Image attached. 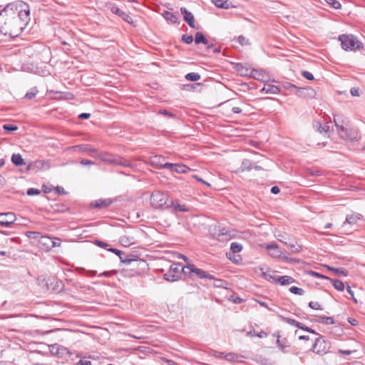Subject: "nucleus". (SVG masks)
<instances>
[{"mask_svg":"<svg viewBox=\"0 0 365 365\" xmlns=\"http://www.w3.org/2000/svg\"><path fill=\"white\" fill-rule=\"evenodd\" d=\"M30 21V7L22 1L7 4L0 11V32L11 37L18 36Z\"/></svg>","mask_w":365,"mask_h":365,"instance_id":"nucleus-1","label":"nucleus"},{"mask_svg":"<svg viewBox=\"0 0 365 365\" xmlns=\"http://www.w3.org/2000/svg\"><path fill=\"white\" fill-rule=\"evenodd\" d=\"M334 122L339 136L346 140H354L357 138V133L348 128V121L342 115H336L334 117Z\"/></svg>","mask_w":365,"mask_h":365,"instance_id":"nucleus-2","label":"nucleus"},{"mask_svg":"<svg viewBox=\"0 0 365 365\" xmlns=\"http://www.w3.org/2000/svg\"><path fill=\"white\" fill-rule=\"evenodd\" d=\"M96 158L101 159L103 162L112 165H120L123 167L131 168L132 163L127 159L108 153H97Z\"/></svg>","mask_w":365,"mask_h":365,"instance_id":"nucleus-3","label":"nucleus"},{"mask_svg":"<svg viewBox=\"0 0 365 365\" xmlns=\"http://www.w3.org/2000/svg\"><path fill=\"white\" fill-rule=\"evenodd\" d=\"M339 41H341V48L345 51L359 50L362 43L351 34H341L339 36Z\"/></svg>","mask_w":365,"mask_h":365,"instance_id":"nucleus-4","label":"nucleus"},{"mask_svg":"<svg viewBox=\"0 0 365 365\" xmlns=\"http://www.w3.org/2000/svg\"><path fill=\"white\" fill-rule=\"evenodd\" d=\"M150 204L155 209L168 208L166 205H169L168 196L166 193L155 191L150 196Z\"/></svg>","mask_w":365,"mask_h":365,"instance_id":"nucleus-5","label":"nucleus"},{"mask_svg":"<svg viewBox=\"0 0 365 365\" xmlns=\"http://www.w3.org/2000/svg\"><path fill=\"white\" fill-rule=\"evenodd\" d=\"M182 272L185 275H188L190 277L196 276L200 279H214L212 275L202 269L197 268L194 264H188L187 266L183 267V268H182Z\"/></svg>","mask_w":365,"mask_h":365,"instance_id":"nucleus-6","label":"nucleus"},{"mask_svg":"<svg viewBox=\"0 0 365 365\" xmlns=\"http://www.w3.org/2000/svg\"><path fill=\"white\" fill-rule=\"evenodd\" d=\"M330 348L329 342L327 341L324 336H319L316 339L314 344L312 346V350L313 352L324 355L327 353Z\"/></svg>","mask_w":365,"mask_h":365,"instance_id":"nucleus-7","label":"nucleus"},{"mask_svg":"<svg viewBox=\"0 0 365 365\" xmlns=\"http://www.w3.org/2000/svg\"><path fill=\"white\" fill-rule=\"evenodd\" d=\"M289 88L294 89V93L300 98L309 99L313 98L316 96V91L311 87L301 88L293 84H290Z\"/></svg>","mask_w":365,"mask_h":365,"instance_id":"nucleus-8","label":"nucleus"},{"mask_svg":"<svg viewBox=\"0 0 365 365\" xmlns=\"http://www.w3.org/2000/svg\"><path fill=\"white\" fill-rule=\"evenodd\" d=\"M16 221V215L13 212L0 213V225L4 227H9Z\"/></svg>","mask_w":365,"mask_h":365,"instance_id":"nucleus-9","label":"nucleus"},{"mask_svg":"<svg viewBox=\"0 0 365 365\" xmlns=\"http://www.w3.org/2000/svg\"><path fill=\"white\" fill-rule=\"evenodd\" d=\"M70 149L80 153H88L92 157L96 158L98 150L89 145H78L70 148Z\"/></svg>","mask_w":365,"mask_h":365,"instance_id":"nucleus-10","label":"nucleus"},{"mask_svg":"<svg viewBox=\"0 0 365 365\" xmlns=\"http://www.w3.org/2000/svg\"><path fill=\"white\" fill-rule=\"evenodd\" d=\"M161 167L178 173H186L188 170H190V168L183 164H173L166 163L161 165Z\"/></svg>","mask_w":365,"mask_h":365,"instance_id":"nucleus-11","label":"nucleus"},{"mask_svg":"<svg viewBox=\"0 0 365 365\" xmlns=\"http://www.w3.org/2000/svg\"><path fill=\"white\" fill-rule=\"evenodd\" d=\"M266 249L269 251V254L272 257L279 258L283 255V252L279 249L278 245L275 242L267 245Z\"/></svg>","mask_w":365,"mask_h":365,"instance_id":"nucleus-12","label":"nucleus"},{"mask_svg":"<svg viewBox=\"0 0 365 365\" xmlns=\"http://www.w3.org/2000/svg\"><path fill=\"white\" fill-rule=\"evenodd\" d=\"M272 282L274 283H279L281 285H288L295 282L294 279L290 276H280V277H272Z\"/></svg>","mask_w":365,"mask_h":365,"instance_id":"nucleus-13","label":"nucleus"},{"mask_svg":"<svg viewBox=\"0 0 365 365\" xmlns=\"http://www.w3.org/2000/svg\"><path fill=\"white\" fill-rule=\"evenodd\" d=\"M180 11L183 15L184 21H186L191 28H195V19L192 14L185 7L180 8Z\"/></svg>","mask_w":365,"mask_h":365,"instance_id":"nucleus-14","label":"nucleus"},{"mask_svg":"<svg viewBox=\"0 0 365 365\" xmlns=\"http://www.w3.org/2000/svg\"><path fill=\"white\" fill-rule=\"evenodd\" d=\"M363 216L359 213H351L350 215H347L345 221L343 223V226L346 225H354L357 223V222L361 220Z\"/></svg>","mask_w":365,"mask_h":365,"instance_id":"nucleus-15","label":"nucleus"},{"mask_svg":"<svg viewBox=\"0 0 365 365\" xmlns=\"http://www.w3.org/2000/svg\"><path fill=\"white\" fill-rule=\"evenodd\" d=\"M168 208L173 209L175 212H187L189 211L188 208L185 205H181L178 200L172 201L169 205H166Z\"/></svg>","mask_w":365,"mask_h":365,"instance_id":"nucleus-16","label":"nucleus"},{"mask_svg":"<svg viewBox=\"0 0 365 365\" xmlns=\"http://www.w3.org/2000/svg\"><path fill=\"white\" fill-rule=\"evenodd\" d=\"M313 126L320 133H328L330 130V127L328 124L322 125V123L318 120L314 121Z\"/></svg>","mask_w":365,"mask_h":365,"instance_id":"nucleus-17","label":"nucleus"},{"mask_svg":"<svg viewBox=\"0 0 365 365\" xmlns=\"http://www.w3.org/2000/svg\"><path fill=\"white\" fill-rule=\"evenodd\" d=\"M279 241L286 245L294 253H298L302 250V246L297 243H292L290 241H284L281 238H277Z\"/></svg>","mask_w":365,"mask_h":365,"instance_id":"nucleus-18","label":"nucleus"},{"mask_svg":"<svg viewBox=\"0 0 365 365\" xmlns=\"http://www.w3.org/2000/svg\"><path fill=\"white\" fill-rule=\"evenodd\" d=\"M242 249V246L241 244L238 243V242H232L231 245H230V250H231V252L230 253H227V257L232 259V255H234L235 253H238L240 252H241Z\"/></svg>","mask_w":365,"mask_h":365,"instance_id":"nucleus-19","label":"nucleus"},{"mask_svg":"<svg viewBox=\"0 0 365 365\" xmlns=\"http://www.w3.org/2000/svg\"><path fill=\"white\" fill-rule=\"evenodd\" d=\"M119 241L123 246L129 247L131 245L134 244L135 239L132 236H128V235H122L120 237Z\"/></svg>","mask_w":365,"mask_h":365,"instance_id":"nucleus-20","label":"nucleus"},{"mask_svg":"<svg viewBox=\"0 0 365 365\" xmlns=\"http://www.w3.org/2000/svg\"><path fill=\"white\" fill-rule=\"evenodd\" d=\"M212 2L220 9H228L231 7V3L227 0H212Z\"/></svg>","mask_w":365,"mask_h":365,"instance_id":"nucleus-21","label":"nucleus"},{"mask_svg":"<svg viewBox=\"0 0 365 365\" xmlns=\"http://www.w3.org/2000/svg\"><path fill=\"white\" fill-rule=\"evenodd\" d=\"M11 162L16 166H21L26 164L24 158L20 154H13L11 156Z\"/></svg>","mask_w":365,"mask_h":365,"instance_id":"nucleus-22","label":"nucleus"},{"mask_svg":"<svg viewBox=\"0 0 365 365\" xmlns=\"http://www.w3.org/2000/svg\"><path fill=\"white\" fill-rule=\"evenodd\" d=\"M195 41L197 44L203 43L205 45H207L208 48H210V46L208 45V41L205 38L204 35L200 32L196 33Z\"/></svg>","mask_w":365,"mask_h":365,"instance_id":"nucleus-23","label":"nucleus"},{"mask_svg":"<svg viewBox=\"0 0 365 365\" xmlns=\"http://www.w3.org/2000/svg\"><path fill=\"white\" fill-rule=\"evenodd\" d=\"M235 68L241 76H246L250 73V69L242 63H237Z\"/></svg>","mask_w":365,"mask_h":365,"instance_id":"nucleus-24","label":"nucleus"},{"mask_svg":"<svg viewBox=\"0 0 365 365\" xmlns=\"http://www.w3.org/2000/svg\"><path fill=\"white\" fill-rule=\"evenodd\" d=\"M266 93H273L276 94L279 92V88L274 85H265L262 88Z\"/></svg>","mask_w":365,"mask_h":365,"instance_id":"nucleus-25","label":"nucleus"},{"mask_svg":"<svg viewBox=\"0 0 365 365\" xmlns=\"http://www.w3.org/2000/svg\"><path fill=\"white\" fill-rule=\"evenodd\" d=\"M252 162L250 160L245 159L240 168L238 169L239 172H244L246 170H250L252 169Z\"/></svg>","mask_w":365,"mask_h":365,"instance_id":"nucleus-26","label":"nucleus"},{"mask_svg":"<svg viewBox=\"0 0 365 365\" xmlns=\"http://www.w3.org/2000/svg\"><path fill=\"white\" fill-rule=\"evenodd\" d=\"M164 17L167 21H169L173 24L177 23L178 20V16L170 11H165L164 13Z\"/></svg>","mask_w":365,"mask_h":365,"instance_id":"nucleus-27","label":"nucleus"},{"mask_svg":"<svg viewBox=\"0 0 365 365\" xmlns=\"http://www.w3.org/2000/svg\"><path fill=\"white\" fill-rule=\"evenodd\" d=\"M185 78L187 81L195 82L199 81L201 76L199 73L192 72L186 74Z\"/></svg>","mask_w":365,"mask_h":365,"instance_id":"nucleus-28","label":"nucleus"},{"mask_svg":"<svg viewBox=\"0 0 365 365\" xmlns=\"http://www.w3.org/2000/svg\"><path fill=\"white\" fill-rule=\"evenodd\" d=\"M331 283L336 289L339 291H343L344 289V284L339 279H331Z\"/></svg>","mask_w":365,"mask_h":365,"instance_id":"nucleus-29","label":"nucleus"},{"mask_svg":"<svg viewBox=\"0 0 365 365\" xmlns=\"http://www.w3.org/2000/svg\"><path fill=\"white\" fill-rule=\"evenodd\" d=\"M111 203V201L109 200H99L96 201L95 202V207H106L110 205Z\"/></svg>","mask_w":365,"mask_h":365,"instance_id":"nucleus-30","label":"nucleus"},{"mask_svg":"<svg viewBox=\"0 0 365 365\" xmlns=\"http://www.w3.org/2000/svg\"><path fill=\"white\" fill-rule=\"evenodd\" d=\"M182 268H183V267H182L180 264H173L170 266V272H173L174 274H177L176 275H178L182 271Z\"/></svg>","mask_w":365,"mask_h":365,"instance_id":"nucleus-31","label":"nucleus"},{"mask_svg":"<svg viewBox=\"0 0 365 365\" xmlns=\"http://www.w3.org/2000/svg\"><path fill=\"white\" fill-rule=\"evenodd\" d=\"M38 93V91L36 88H33L30 92H28L24 96V98L31 100L36 97L37 93Z\"/></svg>","mask_w":365,"mask_h":365,"instance_id":"nucleus-32","label":"nucleus"},{"mask_svg":"<svg viewBox=\"0 0 365 365\" xmlns=\"http://www.w3.org/2000/svg\"><path fill=\"white\" fill-rule=\"evenodd\" d=\"M283 321L285 322L286 323H287L290 325L294 326L296 327H301V323L296 321L295 319H293L291 318H287V317H284Z\"/></svg>","mask_w":365,"mask_h":365,"instance_id":"nucleus-33","label":"nucleus"},{"mask_svg":"<svg viewBox=\"0 0 365 365\" xmlns=\"http://www.w3.org/2000/svg\"><path fill=\"white\" fill-rule=\"evenodd\" d=\"M327 4L331 6L332 8L335 9H339L341 7V5L339 1L336 0H324Z\"/></svg>","mask_w":365,"mask_h":365,"instance_id":"nucleus-34","label":"nucleus"},{"mask_svg":"<svg viewBox=\"0 0 365 365\" xmlns=\"http://www.w3.org/2000/svg\"><path fill=\"white\" fill-rule=\"evenodd\" d=\"M179 276L174 274L173 272H170V270L164 275V278L168 281H176L178 279Z\"/></svg>","mask_w":365,"mask_h":365,"instance_id":"nucleus-35","label":"nucleus"},{"mask_svg":"<svg viewBox=\"0 0 365 365\" xmlns=\"http://www.w3.org/2000/svg\"><path fill=\"white\" fill-rule=\"evenodd\" d=\"M319 322L325 324H333L334 323V319L330 317H321Z\"/></svg>","mask_w":365,"mask_h":365,"instance_id":"nucleus-36","label":"nucleus"},{"mask_svg":"<svg viewBox=\"0 0 365 365\" xmlns=\"http://www.w3.org/2000/svg\"><path fill=\"white\" fill-rule=\"evenodd\" d=\"M289 291L295 294L303 295L304 294V290L302 288L297 287H292L289 288Z\"/></svg>","mask_w":365,"mask_h":365,"instance_id":"nucleus-37","label":"nucleus"},{"mask_svg":"<svg viewBox=\"0 0 365 365\" xmlns=\"http://www.w3.org/2000/svg\"><path fill=\"white\" fill-rule=\"evenodd\" d=\"M118 256H119L121 262L123 263H125V264H130L131 262L137 261L136 259H128V257L126 255H125V253H123V252H122V254Z\"/></svg>","mask_w":365,"mask_h":365,"instance_id":"nucleus-38","label":"nucleus"},{"mask_svg":"<svg viewBox=\"0 0 365 365\" xmlns=\"http://www.w3.org/2000/svg\"><path fill=\"white\" fill-rule=\"evenodd\" d=\"M26 235L32 239H38V237H41V233L39 232H34V231H29L26 232Z\"/></svg>","mask_w":365,"mask_h":365,"instance_id":"nucleus-39","label":"nucleus"},{"mask_svg":"<svg viewBox=\"0 0 365 365\" xmlns=\"http://www.w3.org/2000/svg\"><path fill=\"white\" fill-rule=\"evenodd\" d=\"M41 243H42L44 245L47 246V248H48V245H51V242H52V238L49 237H41Z\"/></svg>","mask_w":365,"mask_h":365,"instance_id":"nucleus-40","label":"nucleus"},{"mask_svg":"<svg viewBox=\"0 0 365 365\" xmlns=\"http://www.w3.org/2000/svg\"><path fill=\"white\" fill-rule=\"evenodd\" d=\"M61 245V240L59 238H52V242H51V245H48V249L60 247Z\"/></svg>","mask_w":365,"mask_h":365,"instance_id":"nucleus-41","label":"nucleus"},{"mask_svg":"<svg viewBox=\"0 0 365 365\" xmlns=\"http://www.w3.org/2000/svg\"><path fill=\"white\" fill-rule=\"evenodd\" d=\"M214 279V286L216 287H223V288H225V285L227 284V282L222 280V279Z\"/></svg>","mask_w":365,"mask_h":365,"instance_id":"nucleus-42","label":"nucleus"},{"mask_svg":"<svg viewBox=\"0 0 365 365\" xmlns=\"http://www.w3.org/2000/svg\"><path fill=\"white\" fill-rule=\"evenodd\" d=\"M3 128L6 131H14L18 129V127L13 124H5L3 125Z\"/></svg>","mask_w":365,"mask_h":365,"instance_id":"nucleus-43","label":"nucleus"},{"mask_svg":"<svg viewBox=\"0 0 365 365\" xmlns=\"http://www.w3.org/2000/svg\"><path fill=\"white\" fill-rule=\"evenodd\" d=\"M187 86L192 88V89H196L198 91H201L204 87V85L202 83H196L194 84L187 85Z\"/></svg>","mask_w":365,"mask_h":365,"instance_id":"nucleus-44","label":"nucleus"},{"mask_svg":"<svg viewBox=\"0 0 365 365\" xmlns=\"http://www.w3.org/2000/svg\"><path fill=\"white\" fill-rule=\"evenodd\" d=\"M182 40L187 44H190L193 41V37L191 35H183L182 36Z\"/></svg>","mask_w":365,"mask_h":365,"instance_id":"nucleus-45","label":"nucleus"},{"mask_svg":"<svg viewBox=\"0 0 365 365\" xmlns=\"http://www.w3.org/2000/svg\"><path fill=\"white\" fill-rule=\"evenodd\" d=\"M309 307L313 309H317V310L322 309L321 307V305L317 302H310L309 303Z\"/></svg>","mask_w":365,"mask_h":365,"instance_id":"nucleus-46","label":"nucleus"},{"mask_svg":"<svg viewBox=\"0 0 365 365\" xmlns=\"http://www.w3.org/2000/svg\"><path fill=\"white\" fill-rule=\"evenodd\" d=\"M40 192H41L40 190L38 189H36V188H29L27 190V192H26L27 195H30V196L38 195V194H40Z\"/></svg>","mask_w":365,"mask_h":365,"instance_id":"nucleus-47","label":"nucleus"},{"mask_svg":"<svg viewBox=\"0 0 365 365\" xmlns=\"http://www.w3.org/2000/svg\"><path fill=\"white\" fill-rule=\"evenodd\" d=\"M237 41L238 42L242 45V46H244V45H247L249 44V40L247 39L245 36H240L237 38Z\"/></svg>","mask_w":365,"mask_h":365,"instance_id":"nucleus-48","label":"nucleus"},{"mask_svg":"<svg viewBox=\"0 0 365 365\" xmlns=\"http://www.w3.org/2000/svg\"><path fill=\"white\" fill-rule=\"evenodd\" d=\"M302 75L303 77H304L305 78H307V80H313L314 79V76L312 73H311L310 72L307 71H304L302 73Z\"/></svg>","mask_w":365,"mask_h":365,"instance_id":"nucleus-49","label":"nucleus"},{"mask_svg":"<svg viewBox=\"0 0 365 365\" xmlns=\"http://www.w3.org/2000/svg\"><path fill=\"white\" fill-rule=\"evenodd\" d=\"M329 269H330L331 270L334 272V273L336 274H338V275H346V272L343 269H335V268H330V267H329Z\"/></svg>","mask_w":365,"mask_h":365,"instance_id":"nucleus-50","label":"nucleus"},{"mask_svg":"<svg viewBox=\"0 0 365 365\" xmlns=\"http://www.w3.org/2000/svg\"><path fill=\"white\" fill-rule=\"evenodd\" d=\"M122 14H123V16H122L123 19L126 22H128L129 24H133V18L130 15L125 14V12H122Z\"/></svg>","mask_w":365,"mask_h":365,"instance_id":"nucleus-51","label":"nucleus"},{"mask_svg":"<svg viewBox=\"0 0 365 365\" xmlns=\"http://www.w3.org/2000/svg\"><path fill=\"white\" fill-rule=\"evenodd\" d=\"M346 291L349 294L351 298L354 300V302L356 304L357 303V300L354 297V292L351 290V287L349 286H348L346 287Z\"/></svg>","mask_w":365,"mask_h":365,"instance_id":"nucleus-52","label":"nucleus"},{"mask_svg":"<svg viewBox=\"0 0 365 365\" xmlns=\"http://www.w3.org/2000/svg\"><path fill=\"white\" fill-rule=\"evenodd\" d=\"M225 358L229 361H234V360H235L236 357L234 354L228 353L225 355Z\"/></svg>","mask_w":365,"mask_h":365,"instance_id":"nucleus-53","label":"nucleus"},{"mask_svg":"<svg viewBox=\"0 0 365 365\" xmlns=\"http://www.w3.org/2000/svg\"><path fill=\"white\" fill-rule=\"evenodd\" d=\"M81 164L82 165H94L95 163L90 160H87V159H83L81 161Z\"/></svg>","mask_w":365,"mask_h":365,"instance_id":"nucleus-54","label":"nucleus"},{"mask_svg":"<svg viewBox=\"0 0 365 365\" xmlns=\"http://www.w3.org/2000/svg\"><path fill=\"white\" fill-rule=\"evenodd\" d=\"M76 365H92V363L91 361L80 360L78 362L76 363Z\"/></svg>","mask_w":365,"mask_h":365,"instance_id":"nucleus-55","label":"nucleus"},{"mask_svg":"<svg viewBox=\"0 0 365 365\" xmlns=\"http://www.w3.org/2000/svg\"><path fill=\"white\" fill-rule=\"evenodd\" d=\"M277 344L278 345V346L279 347V349L282 351H285V348H286V346L282 344L281 343V341L280 339L278 338L277 340Z\"/></svg>","mask_w":365,"mask_h":365,"instance_id":"nucleus-56","label":"nucleus"},{"mask_svg":"<svg viewBox=\"0 0 365 365\" xmlns=\"http://www.w3.org/2000/svg\"><path fill=\"white\" fill-rule=\"evenodd\" d=\"M159 113L165 115L169 116V117H173L174 116V115L173 113H170L169 111H168L166 110H161L159 111Z\"/></svg>","mask_w":365,"mask_h":365,"instance_id":"nucleus-57","label":"nucleus"},{"mask_svg":"<svg viewBox=\"0 0 365 365\" xmlns=\"http://www.w3.org/2000/svg\"><path fill=\"white\" fill-rule=\"evenodd\" d=\"M271 192L273 194H278L280 192V189L278 186H273L271 189Z\"/></svg>","mask_w":365,"mask_h":365,"instance_id":"nucleus-58","label":"nucleus"},{"mask_svg":"<svg viewBox=\"0 0 365 365\" xmlns=\"http://www.w3.org/2000/svg\"><path fill=\"white\" fill-rule=\"evenodd\" d=\"M310 274H311V275L314 276V277H316L317 278H326L324 275H322L321 274H319L317 272H315L314 271H311Z\"/></svg>","mask_w":365,"mask_h":365,"instance_id":"nucleus-59","label":"nucleus"},{"mask_svg":"<svg viewBox=\"0 0 365 365\" xmlns=\"http://www.w3.org/2000/svg\"><path fill=\"white\" fill-rule=\"evenodd\" d=\"M193 177H194V178H195L197 181L202 182L203 184L206 185L207 187H210V183H208V182H205V180H203L202 178H200L197 177V175H194Z\"/></svg>","mask_w":365,"mask_h":365,"instance_id":"nucleus-60","label":"nucleus"},{"mask_svg":"<svg viewBox=\"0 0 365 365\" xmlns=\"http://www.w3.org/2000/svg\"><path fill=\"white\" fill-rule=\"evenodd\" d=\"M350 92H351V94L353 96H359L358 89H356L355 88H352L351 89Z\"/></svg>","mask_w":365,"mask_h":365,"instance_id":"nucleus-61","label":"nucleus"},{"mask_svg":"<svg viewBox=\"0 0 365 365\" xmlns=\"http://www.w3.org/2000/svg\"><path fill=\"white\" fill-rule=\"evenodd\" d=\"M90 113H83L79 115V118L81 119H88L90 117Z\"/></svg>","mask_w":365,"mask_h":365,"instance_id":"nucleus-62","label":"nucleus"},{"mask_svg":"<svg viewBox=\"0 0 365 365\" xmlns=\"http://www.w3.org/2000/svg\"><path fill=\"white\" fill-rule=\"evenodd\" d=\"M96 244L101 247H106L107 244L103 241L96 240Z\"/></svg>","mask_w":365,"mask_h":365,"instance_id":"nucleus-63","label":"nucleus"},{"mask_svg":"<svg viewBox=\"0 0 365 365\" xmlns=\"http://www.w3.org/2000/svg\"><path fill=\"white\" fill-rule=\"evenodd\" d=\"M112 11L118 15H119L120 16H122L123 14H122V11H120L118 8H113L112 9Z\"/></svg>","mask_w":365,"mask_h":365,"instance_id":"nucleus-64","label":"nucleus"}]
</instances>
